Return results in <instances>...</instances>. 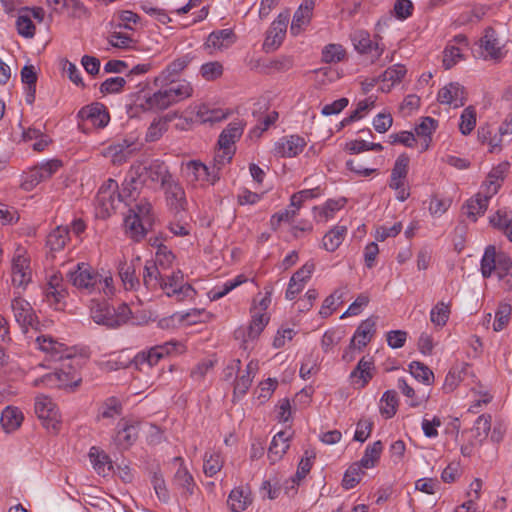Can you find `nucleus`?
Returning a JSON list of instances; mask_svg holds the SVG:
<instances>
[{"instance_id": "1", "label": "nucleus", "mask_w": 512, "mask_h": 512, "mask_svg": "<svg viewBox=\"0 0 512 512\" xmlns=\"http://www.w3.org/2000/svg\"><path fill=\"white\" fill-rule=\"evenodd\" d=\"M67 279L81 294L113 295L115 288L110 272L100 273L91 265L81 262L67 273Z\"/></svg>"}, {"instance_id": "2", "label": "nucleus", "mask_w": 512, "mask_h": 512, "mask_svg": "<svg viewBox=\"0 0 512 512\" xmlns=\"http://www.w3.org/2000/svg\"><path fill=\"white\" fill-rule=\"evenodd\" d=\"M131 313V309L125 303L114 308L105 301L92 300L90 305V316L93 321L108 328H116L127 323Z\"/></svg>"}, {"instance_id": "3", "label": "nucleus", "mask_w": 512, "mask_h": 512, "mask_svg": "<svg viewBox=\"0 0 512 512\" xmlns=\"http://www.w3.org/2000/svg\"><path fill=\"white\" fill-rule=\"evenodd\" d=\"M11 285L18 291H25L33 279L31 257L24 248H17L10 267Z\"/></svg>"}, {"instance_id": "4", "label": "nucleus", "mask_w": 512, "mask_h": 512, "mask_svg": "<svg viewBox=\"0 0 512 512\" xmlns=\"http://www.w3.org/2000/svg\"><path fill=\"white\" fill-rule=\"evenodd\" d=\"M511 267L512 261L508 255L498 253L493 245L486 247L481 259V274L484 278H489L494 272L500 279L505 278L509 276Z\"/></svg>"}, {"instance_id": "5", "label": "nucleus", "mask_w": 512, "mask_h": 512, "mask_svg": "<svg viewBox=\"0 0 512 512\" xmlns=\"http://www.w3.org/2000/svg\"><path fill=\"white\" fill-rule=\"evenodd\" d=\"M13 316L24 332L29 328L38 330L40 322L32 305L21 296V291H14L10 304Z\"/></svg>"}, {"instance_id": "6", "label": "nucleus", "mask_w": 512, "mask_h": 512, "mask_svg": "<svg viewBox=\"0 0 512 512\" xmlns=\"http://www.w3.org/2000/svg\"><path fill=\"white\" fill-rule=\"evenodd\" d=\"M124 201L122 194L118 192V183L108 179L98 190L96 205L101 217H109L118 205Z\"/></svg>"}, {"instance_id": "7", "label": "nucleus", "mask_w": 512, "mask_h": 512, "mask_svg": "<svg viewBox=\"0 0 512 512\" xmlns=\"http://www.w3.org/2000/svg\"><path fill=\"white\" fill-rule=\"evenodd\" d=\"M182 172L188 183L193 185H214L220 178L217 168L206 166L200 161L191 160L183 164Z\"/></svg>"}, {"instance_id": "8", "label": "nucleus", "mask_w": 512, "mask_h": 512, "mask_svg": "<svg viewBox=\"0 0 512 512\" xmlns=\"http://www.w3.org/2000/svg\"><path fill=\"white\" fill-rule=\"evenodd\" d=\"M162 290L168 297H175L177 301L193 299L196 294L190 284L184 283L183 273L180 270L163 277Z\"/></svg>"}, {"instance_id": "9", "label": "nucleus", "mask_w": 512, "mask_h": 512, "mask_svg": "<svg viewBox=\"0 0 512 512\" xmlns=\"http://www.w3.org/2000/svg\"><path fill=\"white\" fill-rule=\"evenodd\" d=\"M480 55L484 60L500 61L505 55V45L500 41L497 32L492 27L484 30L479 40Z\"/></svg>"}, {"instance_id": "10", "label": "nucleus", "mask_w": 512, "mask_h": 512, "mask_svg": "<svg viewBox=\"0 0 512 512\" xmlns=\"http://www.w3.org/2000/svg\"><path fill=\"white\" fill-rule=\"evenodd\" d=\"M35 413L47 429L57 431L60 426V414L51 398L40 395L35 399Z\"/></svg>"}, {"instance_id": "11", "label": "nucleus", "mask_w": 512, "mask_h": 512, "mask_svg": "<svg viewBox=\"0 0 512 512\" xmlns=\"http://www.w3.org/2000/svg\"><path fill=\"white\" fill-rule=\"evenodd\" d=\"M166 205L175 214L186 210L188 202L186 193L181 183L174 177L162 187Z\"/></svg>"}, {"instance_id": "12", "label": "nucleus", "mask_w": 512, "mask_h": 512, "mask_svg": "<svg viewBox=\"0 0 512 512\" xmlns=\"http://www.w3.org/2000/svg\"><path fill=\"white\" fill-rule=\"evenodd\" d=\"M35 346L55 361L73 356V347H68L49 335L37 336Z\"/></svg>"}, {"instance_id": "13", "label": "nucleus", "mask_w": 512, "mask_h": 512, "mask_svg": "<svg viewBox=\"0 0 512 512\" xmlns=\"http://www.w3.org/2000/svg\"><path fill=\"white\" fill-rule=\"evenodd\" d=\"M289 21V13H280L272 22L264 41V48L268 50H276L283 42L287 25Z\"/></svg>"}, {"instance_id": "14", "label": "nucleus", "mask_w": 512, "mask_h": 512, "mask_svg": "<svg viewBox=\"0 0 512 512\" xmlns=\"http://www.w3.org/2000/svg\"><path fill=\"white\" fill-rule=\"evenodd\" d=\"M139 422L122 418L117 424V433L114 438L118 447L127 449L135 443L138 438Z\"/></svg>"}, {"instance_id": "15", "label": "nucleus", "mask_w": 512, "mask_h": 512, "mask_svg": "<svg viewBox=\"0 0 512 512\" xmlns=\"http://www.w3.org/2000/svg\"><path fill=\"white\" fill-rule=\"evenodd\" d=\"M305 146V139L299 135L284 136L275 143L274 154L282 158H292L299 155Z\"/></svg>"}, {"instance_id": "16", "label": "nucleus", "mask_w": 512, "mask_h": 512, "mask_svg": "<svg viewBox=\"0 0 512 512\" xmlns=\"http://www.w3.org/2000/svg\"><path fill=\"white\" fill-rule=\"evenodd\" d=\"M77 117L82 121L90 122L92 126L97 128H104L110 120L106 107L99 102L82 107L78 111Z\"/></svg>"}, {"instance_id": "17", "label": "nucleus", "mask_w": 512, "mask_h": 512, "mask_svg": "<svg viewBox=\"0 0 512 512\" xmlns=\"http://www.w3.org/2000/svg\"><path fill=\"white\" fill-rule=\"evenodd\" d=\"M137 171L140 172L141 177L145 183L150 180L151 182H159L161 188L166 185L173 175L170 173L168 167L158 160L153 161L149 166H135Z\"/></svg>"}, {"instance_id": "18", "label": "nucleus", "mask_w": 512, "mask_h": 512, "mask_svg": "<svg viewBox=\"0 0 512 512\" xmlns=\"http://www.w3.org/2000/svg\"><path fill=\"white\" fill-rule=\"evenodd\" d=\"M355 49L361 54L370 56L371 62H375L380 58L384 51V47L377 41H373L367 32L359 31L352 38Z\"/></svg>"}, {"instance_id": "19", "label": "nucleus", "mask_w": 512, "mask_h": 512, "mask_svg": "<svg viewBox=\"0 0 512 512\" xmlns=\"http://www.w3.org/2000/svg\"><path fill=\"white\" fill-rule=\"evenodd\" d=\"M192 57L189 54L183 55L169 63L161 73L155 77V85H164L174 82L191 63Z\"/></svg>"}, {"instance_id": "20", "label": "nucleus", "mask_w": 512, "mask_h": 512, "mask_svg": "<svg viewBox=\"0 0 512 512\" xmlns=\"http://www.w3.org/2000/svg\"><path fill=\"white\" fill-rule=\"evenodd\" d=\"M437 99L441 104L461 107L466 102L465 89L459 83L451 82L439 90Z\"/></svg>"}, {"instance_id": "21", "label": "nucleus", "mask_w": 512, "mask_h": 512, "mask_svg": "<svg viewBox=\"0 0 512 512\" xmlns=\"http://www.w3.org/2000/svg\"><path fill=\"white\" fill-rule=\"evenodd\" d=\"M174 463L178 464V469L174 474L172 484L175 488L180 490L183 497H188L194 493L196 484L193 476L189 473L186 467L183 466V459L181 457H175Z\"/></svg>"}, {"instance_id": "22", "label": "nucleus", "mask_w": 512, "mask_h": 512, "mask_svg": "<svg viewBox=\"0 0 512 512\" xmlns=\"http://www.w3.org/2000/svg\"><path fill=\"white\" fill-rule=\"evenodd\" d=\"M315 7V0H304L298 9L295 11L290 26L292 35H299L310 23L313 10Z\"/></svg>"}, {"instance_id": "23", "label": "nucleus", "mask_w": 512, "mask_h": 512, "mask_svg": "<svg viewBox=\"0 0 512 512\" xmlns=\"http://www.w3.org/2000/svg\"><path fill=\"white\" fill-rule=\"evenodd\" d=\"M74 379H70V377L66 373V369L61 364V367L56 369L55 372L46 374L40 378L34 380V386L45 385L47 387H56V388H74Z\"/></svg>"}, {"instance_id": "24", "label": "nucleus", "mask_w": 512, "mask_h": 512, "mask_svg": "<svg viewBox=\"0 0 512 512\" xmlns=\"http://www.w3.org/2000/svg\"><path fill=\"white\" fill-rule=\"evenodd\" d=\"M375 332L376 318L372 316L363 320L351 338V347H357V350L361 351L371 341Z\"/></svg>"}, {"instance_id": "25", "label": "nucleus", "mask_w": 512, "mask_h": 512, "mask_svg": "<svg viewBox=\"0 0 512 512\" xmlns=\"http://www.w3.org/2000/svg\"><path fill=\"white\" fill-rule=\"evenodd\" d=\"M313 270V264H305L292 275L285 293L288 300H293L303 290L305 283L310 279Z\"/></svg>"}, {"instance_id": "26", "label": "nucleus", "mask_w": 512, "mask_h": 512, "mask_svg": "<svg viewBox=\"0 0 512 512\" xmlns=\"http://www.w3.org/2000/svg\"><path fill=\"white\" fill-rule=\"evenodd\" d=\"M140 263L137 257L131 262H121L118 267V274L122 281L123 287L128 291H138L141 288V282L136 275V264Z\"/></svg>"}, {"instance_id": "27", "label": "nucleus", "mask_w": 512, "mask_h": 512, "mask_svg": "<svg viewBox=\"0 0 512 512\" xmlns=\"http://www.w3.org/2000/svg\"><path fill=\"white\" fill-rule=\"evenodd\" d=\"M175 104L171 94L166 86L154 92L152 95L145 96L144 102L140 104L145 111H159L167 109Z\"/></svg>"}, {"instance_id": "28", "label": "nucleus", "mask_w": 512, "mask_h": 512, "mask_svg": "<svg viewBox=\"0 0 512 512\" xmlns=\"http://www.w3.org/2000/svg\"><path fill=\"white\" fill-rule=\"evenodd\" d=\"M374 362L371 358L362 357L355 369L351 372L350 378L354 385L359 388L365 387L374 376Z\"/></svg>"}, {"instance_id": "29", "label": "nucleus", "mask_w": 512, "mask_h": 512, "mask_svg": "<svg viewBox=\"0 0 512 512\" xmlns=\"http://www.w3.org/2000/svg\"><path fill=\"white\" fill-rule=\"evenodd\" d=\"M251 503L252 495L248 486L235 487L228 495L227 505L232 512H243Z\"/></svg>"}, {"instance_id": "30", "label": "nucleus", "mask_w": 512, "mask_h": 512, "mask_svg": "<svg viewBox=\"0 0 512 512\" xmlns=\"http://www.w3.org/2000/svg\"><path fill=\"white\" fill-rule=\"evenodd\" d=\"M291 434L288 431L278 432L272 439L268 449V458L271 463L279 461L290 446Z\"/></svg>"}, {"instance_id": "31", "label": "nucleus", "mask_w": 512, "mask_h": 512, "mask_svg": "<svg viewBox=\"0 0 512 512\" xmlns=\"http://www.w3.org/2000/svg\"><path fill=\"white\" fill-rule=\"evenodd\" d=\"M489 197L481 191L470 198L464 204L462 211L471 221L475 222L477 218L484 214L488 207Z\"/></svg>"}, {"instance_id": "32", "label": "nucleus", "mask_w": 512, "mask_h": 512, "mask_svg": "<svg viewBox=\"0 0 512 512\" xmlns=\"http://www.w3.org/2000/svg\"><path fill=\"white\" fill-rule=\"evenodd\" d=\"M144 183L145 180L142 179L140 172L137 171L136 167H132L122 183V191L120 193L124 201L128 198L135 199Z\"/></svg>"}, {"instance_id": "33", "label": "nucleus", "mask_w": 512, "mask_h": 512, "mask_svg": "<svg viewBox=\"0 0 512 512\" xmlns=\"http://www.w3.org/2000/svg\"><path fill=\"white\" fill-rule=\"evenodd\" d=\"M163 276L153 261H147L143 268L142 284L147 291L162 290Z\"/></svg>"}, {"instance_id": "34", "label": "nucleus", "mask_w": 512, "mask_h": 512, "mask_svg": "<svg viewBox=\"0 0 512 512\" xmlns=\"http://www.w3.org/2000/svg\"><path fill=\"white\" fill-rule=\"evenodd\" d=\"M407 69L402 64H395L387 68L379 77L382 81L381 90L383 92H389L391 88L399 84L405 77Z\"/></svg>"}, {"instance_id": "35", "label": "nucleus", "mask_w": 512, "mask_h": 512, "mask_svg": "<svg viewBox=\"0 0 512 512\" xmlns=\"http://www.w3.org/2000/svg\"><path fill=\"white\" fill-rule=\"evenodd\" d=\"M243 134V124L238 122H231L228 126L221 132L218 145L224 149H235V142L242 136Z\"/></svg>"}, {"instance_id": "36", "label": "nucleus", "mask_w": 512, "mask_h": 512, "mask_svg": "<svg viewBox=\"0 0 512 512\" xmlns=\"http://www.w3.org/2000/svg\"><path fill=\"white\" fill-rule=\"evenodd\" d=\"M347 235V227L336 225L322 239V247L328 252H334L342 244Z\"/></svg>"}, {"instance_id": "37", "label": "nucleus", "mask_w": 512, "mask_h": 512, "mask_svg": "<svg viewBox=\"0 0 512 512\" xmlns=\"http://www.w3.org/2000/svg\"><path fill=\"white\" fill-rule=\"evenodd\" d=\"M438 126L437 120L431 117H424L420 124L415 127V133L421 138V152L429 148L431 136Z\"/></svg>"}, {"instance_id": "38", "label": "nucleus", "mask_w": 512, "mask_h": 512, "mask_svg": "<svg viewBox=\"0 0 512 512\" xmlns=\"http://www.w3.org/2000/svg\"><path fill=\"white\" fill-rule=\"evenodd\" d=\"M348 292L347 286L340 287L336 290H334L333 293H331L329 296H327L319 310V314L323 318L329 317L333 311L336 309L337 305H340L344 302V298Z\"/></svg>"}, {"instance_id": "39", "label": "nucleus", "mask_w": 512, "mask_h": 512, "mask_svg": "<svg viewBox=\"0 0 512 512\" xmlns=\"http://www.w3.org/2000/svg\"><path fill=\"white\" fill-rule=\"evenodd\" d=\"M89 458L98 475L105 477L111 472L112 462L105 452L92 447L89 452Z\"/></svg>"}, {"instance_id": "40", "label": "nucleus", "mask_w": 512, "mask_h": 512, "mask_svg": "<svg viewBox=\"0 0 512 512\" xmlns=\"http://www.w3.org/2000/svg\"><path fill=\"white\" fill-rule=\"evenodd\" d=\"M159 87L166 86L173 98L175 103L183 101L193 94V87L187 80H174V82L165 83L164 85H158Z\"/></svg>"}, {"instance_id": "41", "label": "nucleus", "mask_w": 512, "mask_h": 512, "mask_svg": "<svg viewBox=\"0 0 512 512\" xmlns=\"http://www.w3.org/2000/svg\"><path fill=\"white\" fill-rule=\"evenodd\" d=\"M22 421L23 414L17 408L8 406L1 413L0 423L7 433L17 430Z\"/></svg>"}, {"instance_id": "42", "label": "nucleus", "mask_w": 512, "mask_h": 512, "mask_svg": "<svg viewBox=\"0 0 512 512\" xmlns=\"http://www.w3.org/2000/svg\"><path fill=\"white\" fill-rule=\"evenodd\" d=\"M234 42V33L231 29H222L212 32L207 39L206 45L209 48L221 50L228 48Z\"/></svg>"}, {"instance_id": "43", "label": "nucleus", "mask_w": 512, "mask_h": 512, "mask_svg": "<svg viewBox=\"0 0 512 512\" xmlns=\"http://www.w3.org/2000/svg\"><path fill=\"white\" fill-rule=\"evenodd\" d=\"M61 361L63 362L67 375L70 379H74V386H79L82 381L80 369L84 364V358L76 355L75 349H73V356L64 357Z\"/></svg>"}, {"instance_id": "44", "label": "nucleus", "mask_w": 512, "mask_h": 512, "mask_svg": "<svg viewBox=\"0 0 512 512\" xmlns=\"http://www.w3.org/2000/svg\"><path fill=\"white\" fill-rule=\"evenodd\" d=\"M124 224L127 234L135 241L143 239L147 233V227H149L148 223H144L142 219L131 214L126 216Z\"/></svg>"}, {"instance_id": "45", "label": "nucleus", "mask_w": 512, "mask_h": 512, "mask_svg": "<svg viewBox=\"0 0 512 512\" xmlns=\"http://www.w3.org/2000/svg\"><path fill=\"white\" fill-rule=\"evenodd\" d=\"M269 322V316L266 312H257V307L251 309V322L248 327V337L256 339L264 330Z\"/></svg>"}, {"instance_id": "46", "label": "nucleus", "mask_w": 512, "mask_h": 512, "mask_svg": "<svg viewBox=\"0 0 512 512\" xmlns=\"http://www.w3.org/2000/svg\"><path fill=\"white\" fill-rule=\"evenodd\" d=\"M382 449L383 445L380 440L375 441L373 444H369L365 449L363 457L360 459L358 463L364 469L374 467L380 458Z\"/></svg>"}, {"instance_id": "47", "label": "nucleus", "mask_w": 512, "mask_h": 512, "mask_svg": "<svg viewBox=\"0 0 512 512\" xmlns=\"http://www.w3.org/2000/svg\"><path fill=\"white\" fill-rule=\"evenodd\" d=\"M398 407L397 393L394 390H387L384 392L380 400V412L386 418H392Z\"/></svg>"}, {"instance_id": "48", "label": "nucleus", "mask_w": 512, "mask_h": 512, "mask_svg": "<svg viewBox=\"0 0 512 512\" xmlns=\"http://www.w3.org/2000/svg\"><path fill=\"white\" fill-rule=\"evenodd\" d=\"M69 239V229L59 226L49 233L47 237V245L52 251L63 249Z\"/></svg>"}, {"instance_id": "49", "label": "nucleus", "mask_w": 512, "mask_h": 512, "mask_svg": "<svg viewBox=\"0 0 512 512\" xmlns=\"http://www.w3.org/2000/svg\"><path fill=\"white\" fill-rule=\"evenodd\" d=\"M223 459L219 452H206L204 456L203 470L206 476L213 477L223 466Z\"/></svg>"}, {"instance_id": "50", "label": "nucleus", "mask_w": 512, "mask_h": 512, "mask_svg": "<svg viewBox=\"0 0 512 512\" xmlns=\"http://www.w3.org/2000/svg\"><path fill=\"white\" fill-rule=\"evenodd\" d=\"M247 281V278L244 275H238L234 279L226 281L222 287H215L213 288L210 293V299L211 300H218L225 295H227L230 291L235 289L236 287L240 286L241 284L245 283Z\"/></svg>"}, {"instance_id": "51", "label": "nucleus", "mask_w": 512, "mask_h": 512, "mask_svg": "<svg viewBox=\"0 0 512 512\" xmlns=\"http://www.w3.org/2000/svg\"><path fill=\"white\" fill-rule=\"evenodd\" d=\"M121 413V402L115 397H110L101 405L98 413V419H114L117 416H120Z\"/></svg>"}, {"instance_id": "52", "label": "nucleus", "mask_w": 512, "mask_h": 512, "mask_svg": "<svg viewBox=\"0 0 512 512\" xmlns=\"http://www.w3.org/2000/svg\"><path fill=\"white\" fill-rule=\"evenodd\" d=\"M45 299L55 310H62L65 306V299L68 296L66 287L44 290Z\"/></svg>"}, {"instance_id": "53", "label": "nucleus", "mask_w": 512, "mask_h": 512, "mask_svg": "<svg viewBox=\"0 0 512 512\" xmlns=\"http://www.w3.org/2000/svg\"><path fill=\"white\" fill-rule=\"evenodd\" d=\"M43 181L41 173L36 165L22 174L20 187L24 191L29 192Z\"/></svg>"}, {"instance_id": "54", "label": "nucleus", "mask_w": 512, "mask_h": 512, "mask_svg": "<svg viewBox=\"0 0 512 512\" xmlns=\"http://www.w3.org/2000/svg\"><path fill=\"white\" fill-rule=\"evenodd\" d=\"M16 27L18 33L25 38H33L35 35V25L32 22L31 15L26 12H22V8L20 9V14L16 20Z\"/></svg>"}, {"instance_id": "55", "label": "nucleus", "mask_w": 512, "mask_h": 512, "mask_svg": "<svg viewBox=\"0 0 512 512\" xmlns=\"http://www.w3.org/2000/svg\"><path fill=\"white\" fill-rule=\"evenodd\" d=\"M362 469L364 468L358 462L353 463L344 474L342 486L347 490L354 488L361 480V475L364 474Z\"/></svg>"}, {"instance_id": "56", "label": "nucleus", "mask_w": 512, "mask_h": 512, "mask_svg": "<svg viewBox=\"0 0 512 512\" xmlns=\"http://www.w3.org/2000/svg\"><path fill=\"white\" fill-rule=\"evenodd\" d=\"M449 315V305L444 302H439L430 311V321L434 325L442 327L447 323Z\"/></svg>"}, {"instance_id": "57", "label": "nucleus", "mask_w": 512, "mask_h": 512, "mask_svg": "<svg viewBox=\"0 0 512 512\" xmlns=\"http://www.w3.org/2000/svg\"><path fill=\"white\" fill-rule=\"evenodd\" d=\"M409 371L415 379L425 384H430L434 379V374L429 369V367L418 361H413L410 363Z\"/></svg>"}, {"instance_id": "58", "label": "nucleus", "mask_w": 512, "mask_h": 512, "mask_svg": "<svg viewBox=\"0 0 512 512\" xmlns=\"http://www.w3.org/2000/svg\"><path fill=\"white\" fill-rule=\"evenodd\" d=\"M130 214L132 216H137V218L142 219V221H144V223H148L149 226L152 225V205L148 200L140 199L139 202L135 205V207L130 209Z\"/></svg>"}, {"instance_id": "59", "label": "nucleus", "mask_w": 512, "mask_h": 512, "mask_svg": "<svg viewBox=\"0 0 512 512\" xmlns=\"http://www.w3.org/2000/svg\"><path fill=\"white\" fill-rule=\"evenodd\" d=\"M160 359L161 356L153 348H151L147 352L138 353L133 359V364L136 368L142 370L145 365L149 368L153 367L158 363Z\"/></svg>"}, {"instance_id": "60", "label": "nucleus", "mask_w": 512, "mask_h": 512, "mask_svg": "<svg viewBox=\"0 0 512 512\" xmlns=\"http://www.w3.org/2000/svg\"><path fill=\"white\" fill-rule=\"evenodd\" d=\"M459 129L463 135L472 132L476 125V111L472 106L465 108L460 117Z\"/></svg>"}, {"instance_id": "61", "label": "nucleus", "mask_w": 512, "mask_h": 512, "mask_svg": "<svg viewBox=\"0 0 512 512\" xmlns=\"http://www.w3.org/2000/svg\"><path fill=\"white\" fill-rule=\"evenodd\" d=\"M345 56V50L339 44H328L322 50V61L325 63H336Z\"/></svg>"}, {"instance_id": "62", "label": "nucleus", "mask_w": 512, "mask_h": 512, "mask_svg": "<svg viewBox=\"0 0 512 512\" xmlns=\"http://www.w3.org/2000/svg\"><path fill=\"white\" fill-rule=\"evenodd\" d=\"M151 484L153 489L161 502L167 503L170 499L169 491L166 487V482L163 475L158 472H154L151 476Z\"/></svg>"}, {"instance_id": "63", "label": "nucleus", "mask_w": 512, "mask_h": 512, "mask_svg": "<svg viewBox=\"0 0 512 512\" xmlns=\"http://www.w3.org/2000/svg\"><path fill=\"white\" fill-rule=\"evenodd\" d=\"M126 85V79L124 77L116 76L106 79L100 85V92L103 95L119 93Z\"/></svg>"}, {"instance_id": "64", "label": "nucleus", "mask_w": 512, "mask_h": 512, "mask_svg": "<svg viewBox=\"0 0 512 512\" xmlns=\"http://www.w3.org/2000/svg\"><path fill=\"white\" fill-rule=\"evenodd\" d=\"M201 76L207 81H213L223 74V66L218 61L208 62L200 68Z\"/></svg>"}]
</instances>
